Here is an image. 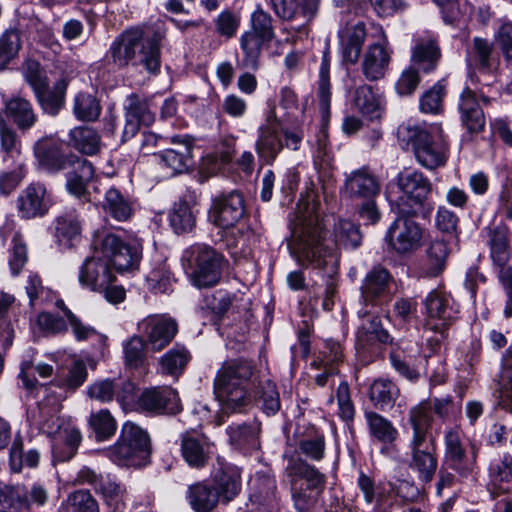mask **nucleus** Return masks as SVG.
<instances>
[{"label":"nucleus","mask_w":512,"mask_h":512,"mask_svg":"<svg viewBox=\"0 0 512 512\" xmlns=\"http://www.w3.org/2000/svg\"><path fill=\"white\" fill-rule=\"evenodd\" d=\"M296 242L291 252L297 262L305 267L325 270L328 275L336 273L339 265L338 247L356 249L362 243L359 225L349 219L339 218L333 227V240L323 236V224L316 212V204L308 202L305 211L299 212Z\"/></svg>","instance_id":"f257e3e1"},{"label":"nucleus","mask_w":512,"mask_h":512,"mask_svg":"<svg viewBox=\"0 0 512 512\" xmlns=\"http://www.w3.org/2000/svg\"><path fill=\"white\" fill-rule=\"evenodd\" d=\"M257 383L254 366L246 360L223 363L214 379V391L225 410L240 412L256 402L267 416L281 408L276 384L271 380Z\"/></svg>","instance_id":"f03ea898"},{"label":"nucleus","mask_w":512,"mask_h":512,"mask_svg":"<svg viewBox=\"0 0 512 512\" xmlns=\"http://www.w3.org/2000/svg\"><path fill=\"white\" fill-rule=\"evenodd\" d=\"M164 35L160 31L133 27L121 33L111 44L113 62L119 66L140 63L152 74L160 70V44Z\"/></svg>","instance_id":"7ed1b4c3"},{"label":"nucleus","mask_w":512,"mask_h":512,"mask_svg":"<svg viewBox=\"0 0 512 512\" xmlns=\"http://www.w3.org/2000/svg\"><path fill=\"white\" fill-rule=\"evenodd\" d=\"M432 422L431 404L423 401L409 411L412 433L408 443L409 467L419 479L430 482L437 468L434 438L429 432Z\"/></svg>","instance_id":"20e7f679"},{"label":"nucleus","mask_w":512,"mask_h":512,"mask_svg":"<svg viewBox=\"0 0 512 512\" xmlns=\"http://www.w3.org/2000/svg\"><path fill=\"white\" fill-rule=\"evenodd\" d=\"M150 438L146 431L126 422L118 441L107 450V456L119 466L141 467L150 457Z\"/></svg>","instance_id":"39448f33"},{"label":"nucleus","mask_w":512,"mask_h":512,"mask_svg":"<svg viewBox=\"0 0 512 512\" xmlns=\"http://www.w3.org/2000/svg\"><path fill=\"white\" fill-rule=\"evenodd\" d=\"M407 133L415 158L421 166L434 170L445 165L448 146L439 125L410 127Z\"/></svg>","instance_id":"423d86ee"},{"label":"nucleus","mask_w":512,"mask_h":512,"mask_svg":"<svg viewBox=\"0 0 512 512\" xmlns=\"http://www.w3.org/2000/svg\"><path fill=\"white\" fill-rule=\"evenodd\" d=\"M191 268V281L197 288L215 286L222 275L224 257L213 247L195 244L185 251Z\"/></svg>","instance_id":"0eeeda50"},{"label":"nucleus","mask_w":512,"mask_h":512,"mask_svg":"<svg viewBox=\"0 0 512 512\" xmlns=\"http://www.w3.org/2000/svg\"><path fill=\"white\" fill-rule=\"evenodd\" d=\"M98 248L116 271H130L139 267L142 243L138 239L123 241L119 236L108 233L103 236Z\"/></svg>","instance_id":"6e6552de"},{"label":"nucleus","mask_w":512,"mask_h":512,"mask_svg":"<svg viewBox=\"0 0 512 512\" xmlns=\"http://www.w3.org/2000/svg\"><path fill=\"white\" fill-rule=\"evenodd\" d=\"M397 183L402 195L395 201V209L402 214H418L432 190L428 178L418 171H404L398 174Z\"/></svg>","instance_id":"1a4fd4ad"},{"label":"nucleus","mask_w":512,"mask_h":512,"mask_svg":"<svg viewBox=\"0 0 512 512\" xmlns=\"http://www.w3.org/2000/svg\"><path fill=\"white\" fill-rule=\"evenodd\" d=\"M396 218L388 227L384 241L388 247L399 255L410 254L422 243V229L412 217L417 214H402L398 209Z\"/></svg>","instance_id":"9d476101"},{"label":"nucleus","mask_w":512,"mask_h":512,"mask_svg":"<svg viewBox=\"0 0 512 512\" xmlns=\"http://www.w3.org/2000/svg\"><path fill=\"white\" fill-rule=\"evenodd\" d=\"M137 328L152 352L165 349L178 333L177 321L167 314L148 315L138 322Z\"/></svg>","instance_id":"9b49d317"},{"label":"nucleus","mask_w":512,"mask_h":512,"mask_svg":"<svg viewBox=\"0 0 512 512\" xmlns=\"http://www.w3.org/2000/svg\"><path fill=\"white\" fill-rule=\"evenodd\" d=\"M244 214V198L240 192L232 190L222 192L212 199L208 220L219 228L229 229L234 227Z\"/></svg>","instance_id":"f8f14e48"},{"label":"nucleus","mask_w":512,"mask_h":512,"mask_svg":"<svg viewBox=\"0 0 512 512\" xmlns=\"http://www.w3.org/2000/svg\"><path fill=\"white\" fill-rule=\"evenodd\" d=\"M375 42L368 45L361 61V70L369 81H377L385 76L391 61L392 50L381 26H376Z\"/></svg>","instance_id":"ddd939ff"},{"label":"nucleus","mask_w":512,"mask_h":512,"mask_svg":"<svg viewBox=\"0 0 512 512\" xmlns=\"http://www.w3.org/2000/svg\"><path fill=\"white\" fill-rule=\"evenodd\" d=\"M275 13L282 19L296 22L290 26L300 36H307V26L316 17L321 0H271Z\"/></svg>","instance_id":"4468645a"},{"label":"nucleus","mask_w":512,"mask_h":512,"mask_svg":"<svg viewBox=\"0 0 512 512\" xmlns=\"http://www.w3.org/2000/svg\"><path fill=\"white\" fill-rule=\"evenodd\" d=\"M173 147L154 153L155 162L169 175L187 171L192 158L193 139L188 135H176L171 138Z\"/></svg>","instance_id":"2eb2a0df"},{"label":"nucleus","mask_w":512,"mask_h":512,"mask_svg":"<svg viewBox=\"0 0 512 512\" xmlns=\"http://www.w3.org/2000/svg\"><path fill=\"white\" fill-rule=\"evenodd\" d=\"M376 307L360 306L357 311L359 323L356 331V345L365 349L377 343L392 344L393 338L383 328Z\"/></svg>","instance_id":"dca6fc26"},{"label":"nucleus","mask_w":512,"mask_h":512,"mask_svg":"<svg viewBox=\"0 0 512 512\" xmlns=\"http://www.w3.org/2000/svg\"><path fill=\"white\" fill-rule=\"evenodd\" d=\"M112 280H116L112 267L96 247L93 255L80 266L78 281L83 288L98 292Z\"/></svg>","instance_id":"f3484780"},{"label":"nucleus","mask_w":512,"mask_h":512,"mask_svg":"<svg viewBox=\"0 0 512 512\" xmlns=\"http://www.w3.org/2000/svg\"><path fill=\"white\" fill-rule=\"evenodd\" d=\"M445 458L450 467L454 469L460 477L468 479L474 478L477 466V452L475 445L471 447V459H466L465 449L459 432L456 429H449L445 432Z\"/></svg>","instance_id":"a211bd4d"},{"label":"nucleus","mask_w":512,"mask_h":512,"mask_svg":"<svg viewBox=\"0 0 512 512\" xmlns=\"http://www.w3.org/2000/svg\"><path fill=\"white\" fill-rule=\"evenodd\" d=\"M138 407L145 412L160 414H176L180 411L178 393L170 386H156L142 391L137 400Z\"/></svg>","instance_id":"6ab92c4d"},{"label":"nucleus","mask_w":512,"mask_h":512,"mask_svg":"<svg viewBox=\"0 0 512 512\" xmlns=\"http://www.w3.org/2000/svg\"><path fill=\"white\" fill-rule=\"evenodd\" d=\"M279 130L280 122L274 111H271L265 123L258 128V137L255 142V151L262 165H271L283 149Z\"/></svg>","instance_id":"aec40b11"},{"label":"nucleus","mask_w":512,"mask_h":512,"mask_svg":"<svg viewBox=\"0 0 512 512\" xmlns=\"http://www.w3.org/2000/svg\"><path fill=\"white\" fill-rule=\"evenodd\" d=\"M34 149L39 166L49 173L69 169L81 159L72 153H64L60 143L47 138L39 140Z\"/></svg>","instance_id":"412c9836"},{"label":"nucleus","mask_w":512,"mask_h":512,"mask_svg":"<svg viewBox=\"0 0 512 512\" xmlns=\"http://www.w3.org/2000/svg\"><path fill=\"white\" fill-rule=\"evenodd\" d=\"M124 111L125 125L122 132V142L134 137L141 125H150L155 119L147 100L137 94L127 96Z\"/></svg>","instance_id":"4be33fe9"},{"label":"nucleus","mask_w":512,"mask_h":512,"mask_svg":"<svg viewBox=\"0 0 512 512\" xmlns=\"http://www.w3.org/2000/svg\"><path fill=\"white\" fill-rule=\"evenodd\" d=\"M51 206V198L46 187L41 183L28 185L17 199L20 217L31 219L45 215Z\"/></svg>","instance_id":"5701e85b"},{"label":"nucleus","mask_w":512,"mask_h":512,"mask_svg":"<svg viewBox=\"0 0 512 512\" xmlns=\"http://www.w3.org/2000/svg\"><path fill=\"white\" fill-rule=\"evenodd\" d=\"M487 230L493 265L498 269L500 279L509 280L512 277V268L508 265L510 259L508 228L506 226H497Z\"/></svg>","instance_id":"b1692460"},{"label":"nucleus","mask_w":512,"mask_h":512,"mask_svg":"<svg viewBox=\"0 0 512 512\" xmlns=\"http://www.w3.org/2000/svg\"><path fill=\"white\" fill-rule=\"evenodd\" d=\"M441 58V51L431 36H420L414 40L410 64L424 74L434 71Z\"/></svg>","instance_id":"393cba45"},{"label":"nucleus","mask_w":512,"mask_h":512,"mask_svg":"<svg viewBox=\"0 0 512 512\" xmlns=\"http://www.w3.org/2000/svg\"><path fill=\"white\" fill-rule=\"evenodd\" d=\"M389 272L382 267H374L363 280L360 306L376 307L388 293Z\"/></svg>","instance_id":"a878e982"},{"label":"nucleus","mask_w":512,"mask_h":512,"mask_svg":"<svg viewBox=\"0 0 512 512\" xmlns=\"http://www.w3.org/2000/svg\"><path fill=\"white\" fill-rule=\"evenodd\" d=\"M427 315V324L431 327L432 320L440 321V325L433 326L437 330L445 328L457 314V310L451 304V298L445 292L432 290L424 301Z\"/></svg>","instance_id":"bb28decb"},{"label":"nucleus","mask_w":512,"mask_h":512,"mask_svg":"<svg viewBox=\"0 0 512 512\" xmlns=\"http://www.w3.org/2000/svg\"><path fill=\"white\" fill-rule=\"evenodd\" d=\"M180 447L182 457L189 466H205L210 454V444L205 436L196 432H186L181 435Z\"/></svg>","instance_id":"cd10ccee"},{"label":"nucleus","mask_w":512,"mask_h":512,"mask_svg":"<svg viewBox=\"0 0 512 512\" xmlns=\"http://www.w3.org/2000/svg\"><path fill=\"white\" fill-rule=\"evenodd\" d=\"M345 191L352 198L371 199L380 192V183L367 169L352 171L345 179Z\"/></svg>","instance_id":"c85d7f7f"},{"label":"nucleus","mask_w":512,"mask_h":512,"mask_svg":"<svg viewBox=\"0 0 512 512\" xmlns=\"http://www.w3.org/2000/svg\"><path fill=\"white\" fill-rule=\"evenodd\" d=\"M459 110L462 123L470 132L478 133L484 129L485 116L471 89L466 88L462 92Z\"/></svg>","instance_id":"c756f323"},{"label":"nucleus","mask_w":512,"mask_h":512,"mask_svg":"<svg viewBox=\"0 0 512 512\" xmlns=\"http://www.w3.org/2000/svg\"><path fill=\"white\" fill-rule=\"evenodd\" d=\"M80 431L69 423L52 438V452L58 461H68L75 454L81 442Z\"/></svg>","instance_id":"7c9ffc66"},{"label":"nucleus","mask_w":512,"mask_h":512,"mask_svg":"<svg viewBox=\"0 0 512 512\" xmlns=\"http://www.w3.org/2000/svg\"><path fill=\"white\" fill-rule=\"evenodd\" d=\"M219 498L227 503L234 499L241 490V474L235 465H222L213 476Z\"/></svg>","instance_id":"2f4dec72"},{"label":"nucleus","mask_w":512,"mask_h":512,"mask_svg":"<svg viewBox=\"0 0 512 512\" xmlns=\"http://www.w3.org/2000/svg\"><path fill=\"white\" fill-rule=\"evenodd\" d=\"M366 39V29L363 22L347 28L340 34V45L345 62L355 64L360 56Z\"/></svg>","instance_id":"473e14b6"},{"label":"nucleus","mask_w":512,"mask_h":512,"mask_svg":"<svg viewBox=\"0 0 512 512\" xmlns=\"http://www.w3.org/2000/svg\"><path fill=\"white\" fill-rule=\"evenodd\" d=\"M4 113L21 131L30 129L37 121L32 104L20 96L5 101Z\"/></svg>","instance_id":"72a5a7b5"},{"label":"nucleus","mask_w":512,"mask_h":512,"mask_svg":"<svg viewBox=\"0 0 512 512\" xmlns=\"http://www.w3.org/2000/svg\"><path fill=\"white\" fill-rule=\"evenodd\" d=\"M70 168L72 170L66 174V189L71 195L83 199L87 194V183L94 176V167L91 162L81 158Z\"/></svg>","instance_id":"f704fd0d"},{"label":"nucleus","mask_w":512,"mask_h":512,"mask_svg":"<svg viewBox=\"0 0 512 512\" xmlns=\"http://www.w3.org/2000/svg\"><path fill=\"white\" fill-rule=\"evenodd\" d=\"M11 489L13 490V496L8 498L6 508H12L15 503L28 510L33 507L39 508L43 507L49 499L48 489L40 483H34L28 489H21L20 487H11Z\"/></svg>","instance_id":"c9c22d12"},{"label":"nucleus","mask_w":512,"mask_h":512,"mask_svg":"<svg viewBox=\"0 0 512 512\" xmlns=\"http://www.w3.org/2000/svg\"><path fill=\"white\" fill-rule=\"evenodd\" d=\"M69 145L86 155H95L101 148V137L97 130L89 126H78L69 132Z\"/></svg>","instance_id":"e433bc0d"},{"label":"nucleus","mask_w":512,"mask_h":512,"mask_svg":"<svg viewBox=\"0 0 512 512\" xmlns=\"http://www.w3.org/2000/svg\"><path fill=\"white\" fill-rule=\"evenodd\" d=\"M285 471L287 476L291 478L292 483L299 478H303L307 481L309 488L324 487L325 475L301 458L290 457Z\"/></svg>","instance_id":"4c0bfd02"},{"label":"nucleus","mask_w":512,"mask_h":512,"mask_svg":"<svg viewBox=\"0 0 512 512\" xmlns=\"http://www.w3.org/2000/svg\"><path fill=\"white\" fill-rule=\"evenodd\" d=\"M190 359L188 349L184 345L175 344L159 358V372L163 375L178 377L183 373Z\"/></svg>","instance_id":"58836bf2"},{"label":"nucleus","mask_w":512,"mask_h":512,"mask_svg":"<svg viewBox=\"0 0 512 512\" xmlns=\"http://www.w3.org/2000/svg\"><path fill=\"white\" fill-rule=\"evenodd\" d=\"M270 41L260 38L249 32H244L240 37V48L243 53L239 66L251 70H257L262 50Z\"/></svg>","instance_id":"ea45409f"},{"label":"nucleus","mask_w":512,"mask_h":512,"mask_svg":"<svg viewBox=\"0 0 512 512\" xmlns=\"http://www.w3.org/2000/svg\"><path fill=\"white\" fill-rule=\"evenodd\" d=\"M490 483L499 492H508L512 488V456L504 454L494 459L489 466Z\"/></svg>","instance_id":"a19ab883"},{"label":"nucleus","mask_w":512,"mask_h":512,"mask_svg":"<svg viewBox=\"0 0 512 512\" xmlns=\"http://www.w3.org/2000/svg\"><path fill=\"white\" fill-rule=\"evenodd\" d=\"M229 442L235 448L249 451L259 447V427L256 424H232L227 428Z\"/></svg>","instance_id":"79ce46f5"},{"label":"nucleus","mask_w":512,"mask_h":512,"mask_svg":"<svg viewBox=\"0 0 512 512\" xmlns=\"http://www.w3.org/2000/svg\"><path fill=\"white\" fill-rule=\"evenodd\" d=\"M398 396V387L388 379L379 378L370 385L369 399L380 410L392 408Z\"/></svg>","instance_id":"37998d69"},{"label":"nucleus","mask_w":512,"mask_h":512,"mask_svg":"<svg viewBox=\"0 0 512 512\" xmlns=\"http://www.w3.org/2000/svg\"><path fill=\"white\" fill-rule=\"evenodd\" d=\"M187 498L196 512H211L220 500L219 493L202 482L189 487Z\"/></svg>","instance_id":"c03bdc74"},{"label":"nucleus","mask_w":512,"mask_h":512,"mask_svg":"<svg viewBox=\"0 0 512 512\" xmlns=\"http://www.w3.org/2000/svg\"><path fill=\"white\" fill-rule=\"evenodd\" d=\"M352 103L357 111L369 120L381 117L380 99L369 85H361L355 90Z\"/></svg>","instance_id":"a18cd8bd"},{"label":"nucleus","mask_w":512,"mask_h":512,"mask_svg":"<svg viewBox=\"0 0 512 512\" xmlns=\"http://www.w3.org/2000/svg\"><path fill=\"white\" fill-rule=\"evenodd\" d=\"M102 208L107 215L117 221H127L133 213L131 202L114 187L105 192Z\"/></svg>","instance_id":"49530a36"},{"label":"nucleus","mask_w":512,"mask_h":512,"mask_svg":"<svg viewBox=\"0 0 512 512\" xmlns=\"http://www.w3.org/2000/svg\"><path fill=\"white\" fill-rule=\"evenodd\" d=\"M97 491L112 512H122L124 510L126 496L124 485L107 476L100 479Z\"/></svg>","instance_id":"de8ad7c7"},{"label":"nucleus","mask_w":512,"mask_h":512,"mask_svg":"<svg viewBox=\"0 0 512 512\" xmlns=\"http://www.w3.org/2000/svg\"><path fill=\"white\" fill-rule=\"evenodd\" d=\"M364 415L373 438L383 444H391L397 439L398 430L388 419L373 411H366Z\"/></svg>","instance_id":"09e8293b"},{"label":"nucleus","mask_w":512,"mask_h":512,"mask_svg":"<svg viewBox=\"0 0 512 512\" xmlns=\"http://www.w3.org/2000/svg\"><path fill=\"white\" fill-rule=\"evenodd\" d=\"M101 105L97 97L88 92H80L75 96L73 113L78 120L94 122L101 114Z\"/></svg>","instance_id":"8fccbe9b"},{"label":"nucleus","mask_w":512,"mask_h":512,"mask_svg":"<svg viewBox=\"0 0 512 512\" xmlns=\"http://www.w3.org/2000/svg\"><path fill=\"white\" fill-rule=\"evenodd\" d=\"M40 454L36 449L23 451V443L20 438H15L9 452V465L13 472L19 473L23 467L34 468L38 465Z\"/></svg>","instance_id":"3c124183"},{"label":"nucleus","mask_w":512,"mask_h":512,"mask_svg":"<svg viewBox=\"0 0 512 512\" xmlns=\"http://www.w3.org/2000/svg\"><path fill=\"white\" fill-rule=\"evenodd\" d=\"M65 317L77 341L95 340L100 347L105 345L106 336L99 333L93 326L84 323L69 308H65Z\"/></svg>","instance_id":"603ef678"},{"label":"nucleus","mask_w":512,"mask_h":512,"mask_svg":"<svg viewBox=\"0 0 512 512\" xmlns=\"http://www.w3.org/2000/svg\"><path fill=\"white\" fill-rule=\"evenodd\" d=\"M81 224L74 210L68 211L57 218L56 235L60 242L71 246L73 241L80 238Z\"/></svg>","instance_id":"864d4df0"},{"label":"nucleus","mask_w":512,"mask_h":512,"mask_svg":"<svg viewBox=\"0 0 512 512\" xmlns=\"http://www.w3.org/2000/svg\"><path fill=\"white\" fill-rule=\"evenodd\" d=\"M59 512H99V505L88 490H78L67 497Z\"/></svg>","instance_id":"5fc2aeb1"},{"label":"nucleus","mask_w":512,"mask_h":512,"mask_svg":"<svg viewBox=\"0 0 512 512\" xmlns=\"http://www.w3.org/2000/svg\"><path fill=\"white\" fill-rule=\"evenodd\" d=\"M170 225L177 234L192 231L196 218L187 202L175 203L169 215Z\"/></svg>","instance_id":"6e6d98bb"},{"label":"nucleus","mask_w":512,"mask_h":512,"mask_svg":"<svg viewBox=\"0 0 512 512\" xmlns=\"http://www.w3.org/2000/svg\"><path fill=\"white\" fill-rule=\"evenodd\" d=\"M0 142L4 162H22L20 144L16 132L8 127L4 119L0 118Z\"/></svg>","instance_id":"4d7b16f0"},{"label":"nucleus","mask_w":512,"mask_h":512,"mask_svg":"<svg viewBox=\"0 0 512 512\" xmlns=\"http://www.w3.org/2000/svg\"><path fill=\"white\" fill-rule=\"evenodd\" d=\"M89 425L94 431L97 440H107L111 438L117 428L116 420L107 409H101L92 413L89 417Z\"/></svg>","instance_id":"13d9d810"},{"label":"nucleus","mask_w":512,"mask_h":512,"mask_svg":"<svg viewBox=\"0 0 512 512\" xmlns=\"http://www.w3.org/2000/svg\"><path fill=\"white\" fill-rule=\"evenodd\" d=\"M53 366L44 362L34 363L32 359H25L20 365L19 377L28 389H32L36 385L35 373L41 378H48L53 374Z\"/></svg>","instance_id":"bf43d9fd"},{"label":"nucleus","mask_w":512,"mask_h":512,"mask_svg":"<svg viewBox=\"0 0 512 512\" xmlns=\"http://www.w3.org/2000/svg\"><path fill=\"white\" fill-rule=\"evenodd\" d=\"M448 254L449 250L445 241L434 240L430 243L427 250V273L430 276H437L444 270Z\"/></svg>","instance_id":"052dcab7"},{"label":"nucleus","mask_w":512,"mask_h":512,"mask_svg":"<svg viewBox=\"0 0 512 512\" xmlns=\"http://www.w3.org/2000/svg\"><path fill=\"white\" fill-rule=\"evenodd\" d=\"M21 48L20 33L17 30H7L0 37V69L16 57Z\"/></svg>","instance_id":"680f3d73"},{"label":"nucleus","mask_w":512,"mask_h":512,"mask_svg":"<svg viewBox=\"0 0 512 512\" xmlns=\"http://www.w3.org/2000/svg\"><path fill=\"white\" fill-rule=\"evenodd\" d=\"M247 32L271 42L275 35L271 16L261 7H258L251 14L250 29Z\"/></svg>","instance_id":"e2e57ef3"},{"label":"nucleus","mask_w":512,"mask_h":512,"mask_svg":"<svg viewBox=\"0 0 512 512\" xmlns=\"http://www.w3.org/2000/svg\"><path fill=\"white\" fill-rule=\"evenodd\" d=\"M118 388L119 381L101 379L93 382L87 387V395L93 400L101 403H107L114 399Z\"/></svg>","instance_id":"0e129e2a"},{"label":"nucleus","mask_w":512,"mask_h":512,"mask_svg":"<svg viewBox=\"0 0 512 512\" xmlns=\"http://www.w3.org/2000/svg\"><path fill=\"white\" fill-rule=\"evenodd\" d=\"M146 345L145 339L140 336H132L124 343V359L126 365L132 368L139 367L145 357L144 347Z\"/></svg>","instance_id":"69168bd1"},{"label":"nucleus","mask_w":512,"mask_h":512,"mask_svg":"<svg viewBox=\"0 0 512 512\" xmlns=\"http://www.w3.org/2000/svg\"><path fill=\"white\" fill-rule=\"evenodd\" d=\"M35 95L42 110L47 114L57 115L63 106V90L50 91L48 88H44Z\"/></svg>","instance_id":"338daca9"},{"label":"nucleus","mask_w":512,"mask_h":512,"mask_svg":"<svg viewBox=\"0 0 512 512\" xmlns=\"http://www.w3.org/2000/svg\"><path fill=\"white\" fill-rule=\"evenodd\" d=\"M147 282L155 293H167L172 287V274L165 264L154 268L147 276Z\"/></svg>","instance_id":"774afa93"}]
</instances>
